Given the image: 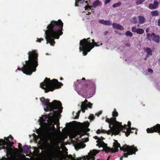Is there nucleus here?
<instances>
[{"mask_svg":"<svg viewBox=\"0 0 160 160\" xmlns=\"http://www.w3.org/2000/svg\"><path fill=\"white\" fill-rule=\"evenodd\" d=\"M127 125L124 124L123 126L122 125V123H120L118 122H117L116 124L113 125V130L115 132L116 135H118L120 132L122 131L124 129H127Z\"/></svg>","mask_w":160,"mask_h":160,"instance_id":"nucleus-10","label":"nucleus"},{"mask_svg":"<svg viewBox=\"0 0 160 160\" xmlns=\"http://www.w3.org/2000/svg\"><path fill=\"white\" fill-rule=\"evenodd\" d=\"M28 60L25 61V65H24L22 69L18 68V69L22 70L23 73L28 75H31L33 72L36 70L38 67V54L36 50L29 51L28 53Z\"/></svg>","mask_w":160,"mask_h":160,"instance_id":"nucleus-2","label":"nucleus"},{"mask_svg":"<svg viewBox=\"0 0 160 160\" xmlns=\"http://www.w3.org/2000/svg\"><path fill=\"white\" fill-rule=\"evenodd\" d=\"M153 4L156 6V8L158 7L159 2L157 1H154L153 2Z\"/></svg>","mask_w":160,"mask_h":160,"instance_id":"nucleus-43","label":"nucleus"},{"mask_svg":"<svg viewBox=\"0 0 160 160\" xmlns=\"http://www.w3.org/2000/svg\"><path fill=\"white\" fill-rule=\"evenodd\" d=\"M95 118V117L92 114H91L89 117L88 118L91 120H93Z\"/></svg>","mask_w":160,"mask_h":160,"instance_id":"nucleus-44","label":"nucleus"},{"mask_svg":"<svg viewBox=\"0 0 160 160\" xmlns=\"http://www.w3.org/2000/svg\"><path fill=\"white\" fill-rule=\"evenodd\" d=\"M125 34L127 36H128L129 37H132L133 35L132 33L129 31H126L125 32Z\"/></svg>","mask_w":160,"mask_h":160,"instance_id":"nucleus-39","label":"nucleus"},{"mask_svg":"<svg viewBox=\"0 0 160 160\" xmlns=\"http://www.w3.org/2000/svg\"><path fill=\"white\" fill-rule=\"evenodd\" d=\"M88 102V101L87 99L82 102L81 105V111L83 113H84L85 112V110H87V103Z\"/></svg>","mask_w":160,"mask_h":160,"instance_id":"nucleus-16","label":"nucleus"},{"mask_svg":"<svg viewBox=\"0 0 160 160\" xmlns=\"http://www.w3.org/2000/svg\"><path fill=\"white\" fill-rule=\"evenodd\" d=\"M0 160H11V158L10 157H8L7 158L5 157H3Z\"/></svg>","mask_w":160,"mask_h":160,"instance_id":"nucleus-46","label":"nucleus"},{"mask_svg":"<svg viewBox=\"0 0 160 160\" xmlns=\"http://www.w3.org/2000/svg\"><path fill=\"white\" fill-rule=\"evenodd\" d=\"M114 142L113 143V146L114 148V149L117 150V152L118 150V148L120 147V144L118 143L117 140H114Z\"/></svg>","mask_w":160,"mask_h":160,"instance_id":"nucleus-23","label":"nucleus"},{"mask_svg":"<svg viewBox=\"0 0 160 160\" xmlns=\"http://www.w3.org/2000/svg\"><path fill=\"white\" fill-rule=\"evenodd\" d=\"M151 13L152 16H156L158 15V11L156 10H155L151 12Z\"/></svg>","mask_w":160,"mask_h":160,"instance_id":"nucleus-34","label":"nucleus"},{"mask_svg":"<svg viewBox=\"0 0 160 160\" xmlns=\"http://www.w3.org/2000/svg\"><path fill=\"white\" fill-rule=\"evenodd\" d=\"M80 1H79L78 0H77L75 2V6H78V3H79V2Z\"/></svg>","mask_w":160,"mask_h":160,"instance_id":"nucleus-58","label":"nucleus"},{"mask_svg":"<svg viewBox=\"0 0 160 160\" xmlns=\"http://www.w3.org/2000/svg\"><path fill=\"white\" fill-rule=\"evenodd\" d=\"M107 131L105 130L102 129L101 130V132L106 133Z\"/></svg>","mask_w":160,"mask_h":160,"instance_id":"nucleus-59","label":"nucleus"},{"mask_svg":"<svg viewBox=\"0 0 160 160\" xmlns=\"http://www.w3.org/2000/svg\"><path fill=\"white\" fill-rule=\"evenodd\" d=\"M101 132V130L100 129H98L96 132V133L98 134H100Z\"/></svg>","mask_w":160,"mask_h":160,"instance_id":"nucleus-57","label":"nucleus"},{"mask_svg":"<svg viewBox=\"0 0 160 160\" xmlns=\"http://www.w3.org/2000/svg\"><path fill=\"white\" fill-rule=\"evenodd\" d=\"M86 79L85 78H83L82 79V81H79V80H78L76 82H75L74 83V88L76 90H77V89L78 86L79 84H81L82 87L81 88V89L78 92V93L79 94L82 95V94L88 95L90 93L92 89L90 88V87H89L87 84H83V82L82 81H85Z\"/></svg>","mask_w":160,"mask_h":160,"instance_id":"nucleus-7","label":"nucleus"},{"mask_svg":"<svg viewBox=\"0 0 160 160\" xmlns=\"http://www.w3.org/2000/svg\"><path fill=\"white\" fill-rule=\"evenodd\" d=\"M121 4H122V3H121V2H117V3L114 4L112 5V7H113L115 8H116L117 7H119Z\"/></svg>","mask_w":160,"mask_h":160,"instance_id":"nucleus-37","label":"nucleus"},{"mask_svg":"<svg viewBox=\"0 0 160 160\" xmlns=\"http://www.w3.org/2000/svg\"><path fill=\"white\" fill-rule=\"evenodd\" d=\"M148 71L149 72H151L152 73L153 72L152 70L150 68H149L148 69Z\"/></svg>","mask_w":160,"mask_h":160,"instance_id":"nucleus-60","label":"nucleus"},{"mask_svg":"<svg viewBox=\"0 0 160 160\" xmlns=\"http://www.w3.org/2000/svg\"><path fill=\"white\" fill-rule=\"evenodd\" d=\"M86 84H87L89 87H90V88L93 90L94 88V82L93 81L89 80H87L86 81Z\"/></svg>","mask_w":160,"mask_h":160,"instance_id":"nucleus-20","label":"nucleus"},{"mask_svg":"<svg viewBox=\"0 0 160 160\" xmlns=\"http://www.w3.org/2000/svg\"><path fill=\"white\" fill-rule=\"evenodd\" d=\"M144 30L141 28H138V30L137 33L139 34H142L144 32Z\"/></svg>","mask_w":160,"mask_h":160,"instance_id":"nucleus-36","label":"nucleus"},{"mask_svg":"<svg viewBox=\"0 0 160 160\" xmlns=\"http://www.w3.org/2000/svg\"><path fill=\"white\" fill-rule=\"evenodd\" d=\"M113 28L117 29L120 30H123L124 29V28L121 25L118 23H113L112 24Z\"/></svg>","mask_w":160,"mask_h":160,"instance_id":"nucleus-21","label":"nucleus"},{"mask_svg":"<svg viewBox=\"0 0 160 160\" xmlns=\"http://www.w3.org/2000/svg\"><path fill=\"white\" fill-rule=\"evenodd\" d=\"M94 138L98 140L96 141L97 142H98L99 140H100V138H98L97 136H95L94 137Z\"/></svg>","mask_w":160,"mask_h":160,"instance_id":"nucleus-52","label":"nucleus"},{"mask_svg":"<svg viewBox=\"0 0 160 160\" xmlns=\"http://www.w3.org/2000/svg\"><path fill=\"white\" fill-rule=\"evenodd\" d=\"M58 109V110L56 111H54L53 110L52 111H53V113L52 114V113H49L48 115V118H52V116L53 115L55 117H56L59 114L61 113L60 112V111L61 110V108H59V109Z\"/></svg>","mask_w":160,"mask_h":160,"instance_id":"nucleus-19","label":"nucleus"},{"mask_svg":"<svg viewBox=\"0 0 160 160\" xmlns=\"http://www.w3.org/2000/svg\"><path fill=\"white\" fill-rule=\"evenodd\" d=\"M132 130H135V134L136 135L137 134V129L134 128H127L126 131L125 130H124L123 131V132H125L126 136L128 137L130 135V133H133L134 132V131H132Z\"/></svg>","mask_w":160,"mask_h":160,"instance_id":"nucleus-14","label":"nucleus"},{"mask_svg":"<svg viewBox=\"0 0 160 160\" xmlns=\"http://www.w3.org/2000/svg\"><path fill=\"white\" fill-rule=\"evenodd\" d=\"M120 150L124 152H126L123 153V155L125 158H128V155L135 154L136 152L138 151V149L134 145L131 146L125 145L122 147L120 146Z\"/></svg>","mask_w":160,"mask_h":160,"instance_id":"nucleus-8","label":"nucleus"},{"mask_svg":"<svg viewBox=\"0 0 160 160\" xmlns=\"http://www.w3.org/2000/svg\"><path fill=\"white\" fill-rule=\"evenodd\" d=\"M90 129L88 128H87L86 130H84L82 129H80L78 130V132L80 134V138H81V137L85 135L87 132H89Z\"/></svg>","mask_w":160,"mask_h":160,"instance_id":"nucleus-17","label":"nucleus"},{"mask_svg":"<svg viewBox=\"0 0 160 160\" xmlns=\"http://www.w3.org/2000/svg\"><path fill=\"white\" fill-rule=\"evenodd\" d=\"M106 122H107L108 123H110L111 122H117L116 121V118H112L110 119L109 118H107L106 119Z\"/></svg>","mask_w":160,"mask_h":160,"instance_id":"nucleus-28","label":"nucleus"},{"mask_svg":"<svg viewBox=\"0 0 160 160\" xmlns=\"http://www.w3.org/2000/svg\"><path fill=\"white\" fill-rule=\"evenodd\" d=\"M84 126L86 128H88L89 125V123L88 122H85L84 123Z\"/></svg>","mask_w":160,"mask_h":160,"instance_id":"nucleus-48","label":"nucleus"},{"mask_svg":"<svg viewBox=\"0 0 160 160\" xmlns=\"http://www.w3.org/2000/svg\"><path fill=\"white\" fill-rule=\"evenodd\" d=\"M74 144L75 148L76 150H78L81 148H84L86 146V144L82 142L78 143L76 142Z\"/></svg>","mask_w":160,"mask_h":160,"instance_id":"nucleus-15","label":"nucleus"},{"mask_svg":"<svg viewBox=\"0 0 160 160\" xmlns=\"http://www.w3.org/2000/svg\"><path fill=\"white\" fill-rule=\"evenodd\" d=\"M79 114H78V113H76V115L75 116L74 119H78L79 117Z\"/></svg>","mask_w":160,"mask_h":160,"instance_id":"nucleus-55","label":"nucleus"},{"mask_svg":"<svg viewBox=\"0 0 160 160\" xmlns=\"http://www.w3.org/2000/svg\"><path fill=\"white\" fill-rule=\"evenodd\" d=\"M92 7L90 6H86L85 8V10H89V9H91V11L92 12H94V9H91V7Z\"/></svg>","mask_w":160,"mask_h":160,"instance_id":"nucleus-40","label":"nucleus"},{"mask_svg":"<svg viewBox=\"0 0 160 160\" xmlns=\"http://www.w3.org/2000/svg\"><path fill=\"white\" fill-rule=\"evenodd\" d=\"M102 113V111H100L98 112V113L96 114V115L99 117L100 115H101Z\"/></svg>","mask_w":160,"mask_h":160,"instance_id":"nucleus-54","label":"nucleus"},{"mask_svg":"<svg viewBox=\"0 0 160 160\" xmlns=\"http://www.w3.org/2000/svg\"><path fill=\"white\" fill-rule=\"evenodd\" d=\"M97 44L99 45H99H102V43L101 42H97Z\"/></svg>","mask_w":160,"mask_h":160,"instance_id":"nucleus-62","label":"nucleus"},{"mask_svg":"<svg viewBox=\"0 0 160 160\" xmlns=\"http://www.w3.org/2000/svg\"><path fill=\"white\" fill-rule=\"evenodd\" d=\"M87 108L88 107L90 108H92V104L90 102H89L88 104H87Z\"/></svg>","mask_w":160,"mask_h":160,"instance_id":"nucleus-47","label":"nucleus"},{"mask_svg":"<svg viewBox=\"0 0 160 160\" xmlns=\"http://www.w3.org/2000/svg\"><path fill=\"white\" fill-rule=\"evenodd\" d=\"M137 30L138 28H137L135 27H133L132 28V31L133 32L137 33Z\"/></svg>","mask_w":160,"mask_h":160,"instance_id":"nucleus-41","label":"nucleus"},{"mask_svg":"<svg viewBox=\"0 0 160 160\" xmlns=\"http://www.w3.org/2000/svg\"><path fill=\"white\" fill-rule=\"evenodd\" d=\"M86 14L89 15L90 14H91V13L89 12H88V11H87L86 12Z\"/></svg>","mask_w":160,"mask_h":160,"instance_id":"nucleus-64","label":"nucleus"},{"mask_svg":"<svg viewBox=\"0 0 160 160\" xmlns=\"http://www.w3.org/2000/svg\"><path fill=\"white\" fill-rule=\"evenodd\" d=\"M99 151H98L96 149H93L92 150L90 151L88 153V156H84L82 158H76V160H81L82 159H83L82 160H94V156L99 152ZM97 160H99L98 159Z\"/></svg>","mask_w":160,"mask_h":160,"instance_id":"nucleus-9","label":"nucleus"},{"mask_svg":"<svg viewBox=\"0 0 160 160\" xmlns=\"http://www.w3.org/2000/svg\"><path fill=\"white\" fill-rule=\"evenodd\" d=\"M40 101L45 105L46 106V108L44 110L46 112L49 111H51L54 109H59L61 108V110L60 111V112L62 113V111L63 108L62 107L61 102L59 101L54 100L52 102H49V99H46L42 97L40 98Z\"/></svg>","mask_w":160,"mask_h":160,"instance_id":"nucleus-5","label":"nucleus"},{"mask_svg":"<svg viewBox=\"0 0 160 160\" xmlns=\"http://www.w3.org/2000/svg\"><path fill=\"white\" fill-rule=\"evenodd\" d=\"M131 122L130 121H128V122L127 126L128 127V128H132L131 127Z\"/></svg>","mask_w":160,"mask_h":160,"instance_id":"nucleus-49","label":"nucleus"},{"mask_svg":"<svg viewBox=\"0 0 160 160\" xmlns=\"http://www.w3.org/2000/svg\"><path fill=\"white\" fill-rule=\"evenodd\" d=\"M63 85L62 83L58 82L57 79H54L51 80L50 78H46L44 81L40 83V87L45 90V93H47L59 88Z\"/></svg>","mask_w":160,"mask_h":160,"instance_id":"nucleus-4","label":"nucleus"},{"mask_svg":"<svg viewBox=\"0 0 160 160\" xmlns=\"http://www.w3.org/2000/svg\"><path fill=\"white\" fill-rule=\"evenodd\" d=\"M112 132L113 133V134H115L116 135L115 133L113 132L112 130V129L111 130H108V131H107L106 133H107V134L108 135H110V134H111V133H112Z\"/></svg>","mask_w":160,"mask_h":160,"instance_id":"nucleus-45","label":"nucleus"},{"mask_svg":"<svg viewBox=\"0 0 160 160\" xmlns=\"http://www.w3.org/2000/svg\"><path fill=\"white\" fill-rule=\"evenodd\" d=\"M22 145L20 143H18V148L21 150L22 148Z\"/></svg>","mask_w":160,"mask_h":160,"instance_id":"nucleus-53","label":"nucleus"},{"mask_svg":"<svg viewBox=\"0 0 160 160\" xmlns=\"http://www.w3.org/2000/svg\"><path fill=\"white\" fill-rule=\"evenodd\" d=\"M138 18L139 23L140 24H143L145 22L146 19L143 16L140 15L138 17Z\"/></svg>","mask_w":160,"mask_h":160,"instance_id":"nucleus-24","label":"nucleus"},{"mask_svg":"<svg viewBox=\"0 0 160 160\" xmlns=\"http://www.w3.org/2000/svg\"><path fill=\"white\" fill-rule=\"evenodd\" d=\"M111 0H105L104 2L105 4H107L109 3Z\"/></svg>","mask_w":160,"mask_h":160,"instance_id":"nucleus-56","label":"nucleus"},{"mask_svg":"<svg viewBox=\"0 0 160 160\" xmlns=\"http://www.w3.org/2000/svg\"><path fill=\"white\" fill-rule=\"evenodd\" d=\"M144 50L146 52L147 54L150 55H152V52L151 49L149 48H144Z\"/></svg>","mask_w":160,"mask_h":160,"instance_id":"nucleus-29","label":"nucleus"},{"mask_svg":"<svg viewBox=\"0 0 160 160\" xmlns=\"http://www.w3.org/2000/svg\"><path fill=\"white\" fill-rule=\"evenodd\" d=\"M99 22L100 23H102L106 25L110 26L111 24V21L109 20L105 21L103 19L99 20Z\"/></svg>","mask_w":160,"mask_h":160,"instance_id":"nucleus-22","label":"nucleus"},{"mask_svg":"<svg viewBox=\"0 0 160 160\" xmlns=\"http://www.w3.org/2000/svg\"><path fill=\"white\" fill-rule=\"evenodd\" d=\"M63 25L61 19L57 21L52 20L50 22L47 28L48 29L45 31L47 44L50 43L51 46H54L55 43L54 39H58L63 34Z\"/></svg>","mask_w":160,"mask_h":160,"instance_id":"nucleus-1","label":"nucleus"},{"mask_svg":"<svg viewBox=\"0 0 160 160\" xmlns=\"http://www.w3.org/2000/svg\"><path fill=\"white\" fill-rule=\"evenodd\" d=\"M29 149V147L27 145H25L22 150L24 152H26L28 151Z\"/></svg>","mask_w":160,"mask_h":160,"instance_id":"nucleus-33","label":"nucleus"},{"mask_svg":"<svg viewBox=\"0 0 160 160\" xmlns=\"http://www.w3.org/2000/svg\"><path fill=\"white\" fill-rule=\"evenodd\" d=\"M96 146H98L99 147H103L104 145H107V144H106L104 142L101 141L100 142H98Z\"/></svg>","mask_w":160,"mask_h":160,"instance_id":"nucleus-30","label":"nucleus"},{"mask_svg":"<svg viewBox=\"0 0 160 160\" xmlns=\"http://www.w3.org/2000/svg\"><path fill=\"white\" fill-rule=\"evenodd\" d=\"M54 124L55 123H54L53 124H52L51 126V129H53L54 130H56V128L54 127Z\"/></svg>","mask_w":160,"mask_h":160,"instance_id":"nucleus-51","label":"nucleus"},{"mask_svg":"<svg viewBox=\"0 0 160 160\" xmlns=\"http://www.w3.org/2000/svg\"><path fill=\"white\" fill-rule=\"evenodd\" d=\"M154 35H155V34L154 33H152L151 34L147 33V38L148 39L151 40H152V38H153Z\"/></svg>","mask_w":160,"mask_h":160,"instance_id":"nucleus-27","label":"nucleus"},{"mask_svg":"<svg viewBox=\"0 0 160 160\" xmlns=\"http://www.w3.org/2000/svg\"><path fill=\"white\" fill-rule=\"evenodd\" d=\"M9 139H10L11 140H12L13 139V138L10 135L8 137H4V139H0V150L2 149H5L7 154L11 152L12 150L11 147L14 144L13 142L10 141Z\"/></svg>","mask_w":160,"mask_h":160,"instance_id":"nucleus-6","label":"nucleus"},{"mask_svg":"<svg viewBox=\"0 0 160 160\" xmlns=\"http://www.w3.org/2000/svg\"><path fill=\"white\" fill-rule=\"evenodd\" d=\"M152 40L154 42L159 43L160 41V37L158 35H154L153 38H152Z\"/></svg>","mask_w":160,"mask_h":160,"instance_id":"nucleus-25","label":"nucleus"},{"mask_svg":"<svg viewBox=\"0 0 160 160\" xmlns=\"http://www.w3.org/2000/svg\"><path fill=\"white\" fill-rule=\"evenodd\" d=\"M80 46L79 50L80 51H83L82 53L84 55H86L88 52H89L93 48V47L90 48L88 47V46H86L82 45H80Z\"/></svg>","mask_w":160,"mask_h":160,"instance_id":"nucleus-13","label":"nucleus"},{"mask_svg":"<svg viewBox=\"0 0 160 160\" xmlns=\"http://www.w3.org/2000/svg\"><path fill=\"white\" fill-rule=\"evenodd\" d=\"M92 46H94V47L95 46H96V47L99 46V45L97 44V42H95V41H94V39H92Z\"/></svg>","mask_w":160,"mask_h":160,"instance_id":"nucleus-42","label":"nucleus"},{"mask_svg":"<svg viewBox=\"0 0 160 160\" xmlns=\"http://www.w3.org/2000/svg\"><path fill=\"white\" fill-rule=\"evenodd\" d=\"M90 38H88L87 39L84 38L82 40L80 41L79 44L80 45H82L91 48L94 47V45H92V43L90 42Z\"/></svg>","mask_w":160,"mask_h":160,"instance_id":"nucleus-12","label":"nucleus"},{"mask_svg":"<svg viewBox=\"0 0 160 160\" xmlns=\"http://www.w3.org/2000/svg\"><path fill=\"white\" fill-rule=\"evenodd\" d=\"M48 123L49 125L51 126L54 123V120L52 118H49L48 120Z\"/></svg>","mask_w":160,"mask_h":160,"instance_id":"nucleus-31","label":"nucleus"},{"mask_svg":"<svg viewBox=\"0 0 160 160\" xmlns=\"http://www.w3.org/2000/svg\"><path fill=\"white\" fill-rule=\"evenodd\" d=\"M158 25L160 26V18L158 19Z\"/></svg>","mask_w":160,"mask_h":160,"instance_id":"nucleus-61","label":"nucleus"},{"mask_svg":"<svg viewBox=\"0 0 160 160\" xmlns=\"http://www.w3.org/2000/svg\"><path fill=\"white\" fill-rule=\"evenodd\" d=\"M149 8L150 9H152L156 8V6L153 4L150 3L148 6Z\"/></svg>","mask_w":160,"mask_h":160,"instance_id":"nucleus-38","label":"nucleus"},{"mask_svg":"<svg viewBox=\"0 0 160 160\" xmlns=\"http://www.w3.org/2000/svg\"><path fill=\"white\" fill-rule=\"evenodd\" d=\"M47 148L49 154L43 156L42 160H62L61 158L60 147L56 141L48 143Z\"/></svg>","mask_w":160,"mask_h":160,"instance_id":"nucleus-3","label":"nucleus"},{"mask_svg":"<svg viewBox=\"0 0 160 160\" xmlns=\"http://www.w3.org/2000/svg\"><path fill=\"white\" fill-rule=\"evenodd\" d=\"M103 151H105L107 153H108L109 152L114 153L117 152V150H116L115 149H113V148H111L107 146L103 147Z\"/></svg>","mask_w":160,"mask_h":160,"instance_id":"nucleus-18","label":"nucleus"},{"mask_svg":"<svg viewBox=\"0 0 160 160\" xmlns=\"http://www.w3.org/2000/svg\"><path fill=\"white\" fill-rule=\"evenodd\" d=\"M101 4V2L99 0H96L92 3V7L95 8L98 6H100Z\"/></svg>","mask_w":160,"mask_h":160,"instance_id":"nucleus-26","label":"nucleus"},{"mask_svg":"<svg viewBox=\"0 0 160 160\" xmlns=\"http://www.w3.org/2000/svg\"><path fill=\"white\" fill-rule=\"evenodd\" d=\"M43 39L42 38H38L37 41L38 42H41V41H43Z\"/></svg>","mask_w":160,"mask_h":160,"instance_id":"nucleus-50","label":"nucleus"},{"mask_svg":"<svg viewBox=\"0 0 160 160\" xmlns=\"http://www.w3.org/2000/svg\"><path fill=\"white\" fill-rule=\"evenodd\" d=\"M118 113L116 111V110L115 109H114V111L112 113V115L113 117V118H115L117 117L118 116Z\"/></svg>","mask_w":160,"mask_h":160,"instance_id":"nucleus-35","label":"nucleus"},{"mask_svg":"<svg viewBox=\"0 0 160 160\" xmlns=\"http://www.w3.org/2000/svg\"><path fill=\"white\" fill-rule=\"evenodd\" d=\"M149 28H148L146 29V32L147 33H148V32H149Z\"/></svg>","mask_w":160,"mask_h":160,"instance_id":"nucleus-63","label":"nucleus"},{"mask_svg":"<svg viewBox=\"0 0 160 160\" xmlns=\"http://www.w3.org/2000/svg\"><path fill=\"white\" fill-rule=\"evenodd\" d=\"M146 131L148 133H153L156 132L160 135V124H157L150 128H148Z\"/></svg>","mask_w":160,"mask_h":160,"instance_id":"nucleus-11","label":"nucleus"},{"mask_svg":"<svg viewBox=\"0 0 160 160\" xmlns=\"http://www.w3.org/2000/svg\"><path fill=\"white\" fill-rule=\"evenodd\" d=\"M109 127L110 129H112L113 132L115 134V132L113 130V125L115 124H116V122H111L110 123H109Z\"/></svg>","mask_w":160,"mask_h":160,"instance_id":"nucleus-32","label":"nucleus"}]
</instances>
